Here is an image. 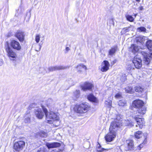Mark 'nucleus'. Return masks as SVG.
<instances>
[{"label":"nucleus","instance_id":"nucleus-1","mask_svg":"<svg viewBox=\"0 0 152 152\" xmlns=\"http://www.w3.org/2000/svg\"><path fill=\"white\" fill-rule=\"evenodd\" d=\"M132 106L137 109L136 113L137 114V116H140L145 113L147 108L144 105V102L143 101L140 99L136 100L133 102Z\"/></svg>","mask_w":152,"mask_h":152},{"label":"nucleus","instance_id":"nucleus-2","mask_svg":"<svg viewBox=\"0 0 152 152\" xmlns=\"http://www.w3.org/2000/svg\"><path fill=\"white\" fill-rule=\"evenodd\" d=\"M42 107L48 123H51L53 121H58L59 117L53 111L48 112L47 109L43 106H42Z\"/></svg>","mask_w":152,"mask_h":152},{"label":"nucleus","instance_id":"nucleus-3","mask_svg":"<svg viewBox=\"0 0 152 152\" xmlns=\"http://www.w3.org/2000/svg\"><path fill=\"white\" fill-rule=\"evenodd\" d=\"M91 106L87 102H83L79 104L75 105L74 110L77 113L83 114L87 113L90 109Z\"/></svg>","mask_w":152,"mask_h":152},{"label":"nucleus","instance_id":"nucleus-4","mask_svg":"<svg viewBox=\"0 0 152 152\" xmlns=\"http://www.w3.org/2000/svg\"><path fill=\"white\" fill-rule=\"evenodd\" d=\"M5 47L6 51L7 53V56L10 59L12 60H15L17 57L15 52L11 48L7 43L5 45Z\"/></svg>","mask_w":152,"mask_h":152},{"label":"nucleus","instance_id":"nucleus-5","mask_svg":"<svg viewBox=\"0 0 152 152\" xmlns=\"http://www.w3.org/2000/svg\"><path fill=\"white\" fill-rule=\"evenodd\" d=\"M25 143V142L22 140L15 142L14 144L13 149L15 151H20L24 147Z\"/></svg>","mask_w":152,"mask_h":152},{"label":"nucleus","instance_id":"nucleus-6","mask_svg":"<svg viewBox=\"0 0 152 152\" xmlns=\"http://www.w3.org/2000/svg\"><path fill=\"white\" fill-rule=\"evenodd\" d=\"M132 62L136 68L139 69L142 67V60L139 55H136L134 57Z\"/></svg>","mask_w":152,"mask_h":152},{"label":"nucleus","instance_id":"nucleus-7","mask_svg":"<svg viewBox=\"0 0 152 152\" xmlns=\"http://www.w3.org/2000/svg\"><path fill=\"white\" fill-rule=\"evenodd\" d=\"M141 53L144 56L143 63L146 65H148L150 62L149 54L143 51L141 52Z\"/></svg>","mask_w":152,"mask_h":152},{"label":"nucleus","instance_id":"nucleus-8","mask_svg":"<svg viewBox=\"0 0 152 152\" xmlns=\"http://www.w3.org/2000/svg\"><path fill=\"white\" fill-rule=\"evenodd\" d=\"M136 116L134 117V119L136 121L137 124L136 125V126L137 127L138 125L139 128L141 129L145 125V121L144 119L143 118H137Z\"/></svg>","mask_w":152,"mask_h":152},{"label":"nucleus","instance_id":"nucleus-9","mask_svg":"<svg viewBox=\"0 0 152 152\" xmlns=\"http://www.w3.org/2000/svg\"><path fill=\"white\" fill-rule=\"evenodd\" d=\"M120 122H117L116 121H114L111 123L109 130L110 132H115V131L117 129V128H119L120 126Z\"/></svg>","mask_w":152,"mask_h":152},{"label":"nucleus","instance_id":"nucleus-10","mask_svg":"<svg viewBox=\"0 0 152 152\" xmlns=\"http://www.w3.org/2000/svg\"><path fill=\"white\" fill-rule=\"evenodd\" d=\"M35 114L36 117L39 119H42L44 116V112H42L41 108H37L35 110Z\"/></svg>","mask_w":152,"mask_h":152},{"label":"nucleus","instance_id":"nucleus-11","mask_svg":"<svg viewBox=\"0 0 152 152\" xmlns=\"http://www.w3.org/2000/svg\"><path fill=\"white\" fill-rule=\"evenodd\" d=\"M116 132H110L106 136L105 140L107 142H110L114 140L116 136Z\"/></svg>","mask_w":152,"mask_h":152},{"label":"nucleus","instance_id":"nucleus-12","mask_svg":"<svg viewBox=\"0 0 152 152\" xmlns=\"http://www.w3.org/2000/svg\"><path fill=\"white\" fill-rule=\"evenodd\" d=\"M126 144L125 146V150L126 151L132 150H133L134 145L133 141L131 140L126 141Z\"/></svg>","mask_w":152,"mask_h":152},{"label":"nucleus","instance_id":"nucleus-13","mask_svg":"<svg viewBox=\"0 0 152 152\" xmlns=\"http://www.w3.org/2000/svg\"><path fill=\"white\" fill-rule=\"evenodd\" d=\"M68 68L69 67L62 66H52L49 67L48 69L49 72H52L54 71L64 69Z\"/></svg>","mask_w":152,"mask_h":152},{"label":"nucleus","instance_id":"nucleus-14","mask_svg":"<svg viewBox=\"0 0 152 152\" xmlns=\"http://www.w3.org/2000/svg\"><path fill=\"white\" fill-rule=\"evenodd\" d=\"M15 36L20 42L23 41L25 35L23 32L20 31H17L15 34Z\"/></svg>","mask_w":152,"mask_h":152},{"label":"nucleus","instance_id":"nucleus-15","mask_svg":"<svg viewBox=\"0 0 152 152\" xmlns=\"http://www.w3.org/2000/svg\"><path fill=\"white\" fill-rule=\"evenodd\" d=\"M11 45V46L15 49L19 50L21 48V47L19 43L15 40L12 41Z\"/></svg>","mask_w":152,"mask_h":152},{"label":"nucleus","instance_id":"nucleus-16","mask_svg":"<svg viewBox=\"0 0 152 152\" xmlns=\"http://www.w3.org/2000/svg\"><path fill=\"white\" fill-rule=\"evenodd\" d=\"M93 86L92 84L87 82H85L83 86H82V89L83 91L91 89Z\"/></svg>","mask_w":152,"mask_h":152},{"label":"nucleus","instance_id":"nucleus-17","mask_svg":"<svg viewBox=\"0 0 152 152\" xmlns=\"http://www.w3.org/2000/svg\"><path fill=\"white\" fill-rule=\"evenodd\" d=\"M46 145L48 148H50L59 147L61 145L59 143L55 142L51 143H47Z\"/></svg>","mask_w":152,"mask_h":152},{"label":"nucleus","instance_id":"nucleus-18","mask_svg":"<svg viewBox=\"0 0 152 152\" xmlns=\"http://www.w3.org/2000/svg\"><path fill=\"white\" fill-rule=\"evenodd\" d=\"M87 98L90 101L95 103H97L98 102V100L97 98L92 94H90L88 95Z\"/></svg>","mask_w":152,"mask_h":152},{"label":"nucleus","instance_id":"nucleus-19","mask_svg":"<svg viewBox=\"0 0 152 152\" xmlns=\"http://www.w3.org/2000/svg\"><path fill=\"white\" fill-rule=\"evenodd\" d=\"M139 48L136 45L132 44L129 48V51H131L133 53H135L138 51Z\"/></svg>","mask_w":152,"mask_h":152},{"label":"nucleus","instance_id":"nucleus-20","mask_svg":"<svg viewBox=\"0 0 152 152\" xmlns=\"http://www.w3.org/2000/svg\"><path fill=\"white\" fill-rule=\"evenodd\" d=\"M24 121L25 123H29L30 121L31 115L30 113V111L29 110L25 114L24 116Z\"/></svg>","mask_w":152,"mask_h":152},{"label":"nucleus","instance_id":"nucleus-21","mask_svg":"<svg viewBox=\"0 0 152 152\" xmlns=\"http://www.w3.org/2000/svg\"><path fill=\"white\" fill-rule=\"evenodd\" d=\"M147 137L145 138L143 142L138 145L137 148V150H140L141 148H142L144 146L146 145L147 143Z\"/></svg>","mask_w":152,"mask_h":152},{"label":"nucleus","instance_id":"nucleus-22","mask_svg":"<svg viewBox=\"0 0 152 152\" xmlns=\"http://www.w3.org/2000/svg\"><path fill=\"white\" fill-rule=\"evenodd\" d=\"M46 105L49 108H51L53 106L54 102L51 99H49L47 101Z\"/></svg>","mask_w":152,"mask_h":152},{"label":"nucleus","instance_id":"nucleus-23","mask_svg":"<svg viewBox=\"0 0 152 152\" xmlns=\"http://www.w3.org/2000/svg\"><path fill=\"white\" fill-rule=\"evenodd\" d=\"M117 47L114 46L113 48H112L109 51V55L112 56L115 53L117 50Z\"/></svg>","mask_w":152,"mask_h":152},{"label":"nucleus","instance_id":"nucleus-24","mask_svg":"<svg viewBox=\"0 0 152 152\" xmlns=\"http://www.w3.org/2000/svg\"><path fill=\"white\" fill-rule=\"evenodd\" d=\"M146 46L149 50H152V40H149L147 41L146 42Z\"/></svg>","mask_w":152,"mask_h":152},{"label":"nucleus","instance_id":"nucleus-25","mask_svg":"<svg viewBox=\"0 0 152 152\" xmlns=\"http://www.w3.org/2000/svg\"><path fill=\"white\" fill-rule=\"evenodd\" d=\"M134 136L136 138L139 139L142 136V132H137L135 133Z\"/></svg>","mask_w":152,"mask_h":152},{"label":"nucleus","instance_id":"nucleus-26","mask_svg":"<svg viewBox=\"0 0 152 152\" xmlns=\"http://www.w3.org/2000/svg\"><path fill=\"white\" fill-rule=\"evenodd\" d=\"M118 105L121 107L124 106L126 105V101L124 99L120 100L118 102Z\"/></svg>","mask_w":152,"mask_h":152},{"label":"nucleus","instance_id":"nucleus-27","mask_svg":"<svg viewBox=\"0 0 152 152\" xmlns=\"http://www.w3.org/2000/svg\"><path fill=\"white\" fill-rule=\"evenodd\" d=\"M146 38V37H140L137 38V41L141 43H142L145 41Z\"/></svg>","mask_w":152,"mask_h":152},{"label":"nucleus","instance_id":"nucleus-28","mask_svg":"<svg viewBox=\"0 0 152 152\" xmlns=\"http://www.w3.org/2000/svg\"><path fill=\"white\" fill-rule=\"evenodd\" d=\"M126 91L127 93L132 94L134 92L133 90L131 87L128 86L125 88Z\"/></svg>","mask_w":152,"mask_h":152},{"label":"nucleus","instance_id":"nucleus-29","mask_svg":"<svg viewBox=\"0 0 152 152\" xmlns=\"http://www.w3.org/2000/svg\"><path fill=\"white\" fill-rule=\"evenodd\" d=\"M134 90L137 92H142L143 91V89L139 86H137L134 87Z\"/></svg>","mask_w":152,"mask_h":152},{"label":"nucleus","instance_id":"nucleus-30","mask_svg":"<svg viewBox=\"0 0 152 152\" xmlns=\"http://www.w3.org/2000/svg\"><path fill=\"white\" fill-rule=\"evenodd\" d=\"M80 94V91L79 90H76L74 93V95L75 97V100H76V99L78 98Z\"/></svg>","mask_w":152,"mask_h":152},{"label":"nucleus","instance_id":"nucleus-31","mask_svg":"<svg viewBox=\"0 0 152 152\" xmlns=\"http://www.w3.org/2000/svg\"><path fill=\"white\" fill-rule=\"evenodd\" d=\"M99 69L102 72L104 71V61L101 65L99 67Z\"/></svg>","mask_w":152,"mask_h":152},{"label":"nucleus","instance_id":"nucleus-32","mask_svg":"<svg viewBox=\"0 0 152 152\" xmlns=\"http://www.w3.org/2000/svg\"><path fill=\"white\" fill-rule=\"evenodd\" d=\"M76 68L78 69H80L82 68L84 69L85 70L87 69L86 67L83 64H80L79 65H77L76 67Z\"/></svg>","mask_w":152,"mask_h":152},{"label":"nucleus","instance_id":"nucleus-33","mask_svg":"<svg viewBox=\"0 0 152 152\" xmlns=\"http://www.w3.org/2000/svg\"><path fill=\"white\" fill-rule=\"evenodd\" d=\"M44 40V37L43 36L42 37V39L40 43H39V48L38 50L36 49V51H40V50L41 49V48L42 47V45L43 43V41Z\"/></svg>","mask_w":152,"mask_h":152},{"label":"nucleus","instance_id":"nucleus-34","mask_svg":"<svg viewBox=\"0 0 152 152\" xmlns=\"http://www.w3.org/2000/svg\"><path fill=\"white\" fill-rule=\"evenodd\" d=\"M110 65L107 61L105 60V72L108 70Z\"/></svg>","mask_w":152,"mask_h":152},{"label":"nucleus","instance_id":"nucleus-35","mask_svg":"<svg viewBox=\"0 0 152 152\" xmlns=\"http://www.w3.org/2000/svg\"><path fill=\"white\" fill-rule=\"evenodd\" d=\"M137 30L139 32H145L146 30V29L144 27H141L137 28Z\"/></svg>","mask_w":152,"mask_h":152},{"label":"nucleus","instance_id":"nucleus-36","mask_svg":"<svg viewBox=\"0 0 152 152\" xmlns=\"http://www.w3.org/2000/svg\"><path fill=\"white\" fill-rule=\"evenodd\" d=\"M40 35L39 34H38L36 35L35 38V40L37 43H39V41L40 40Z\"/></svg>","mask_w":152,"mask_h":152},{"label":"nucleus","instance_id":"nucleus-37","mask_svg":"<svg viewBox=\"0 0 152 152\" xmlns=\"http://www.w3.org/2000/svg\"><path fill=\"white\" fill-rule=\"evenodd\" d=\"M37 152H48V150L44 147H41L38 150Z\"/></svg>","mask_w":152,"mask_h":152},{"label":"nucleus","instance_id":"nucleus-38","mask_svg":"<svg viewBox=\"0 0 152 152\" xmlns=\"http://www.w3.org/2000/svg\"><path fill=\"white\" fill-rule=\"evenodd\" d=\"M39 134L41 137H46L47 135V133L43 131L40 132Z\"/></svg>","mask_w":152,"mask_h":152},{"label":"nucleus","instance_id":"nucleus-39","mask_svg":"<svg viewBox=\"0 0 152 152\" xmlns=\"http://www.w3.org/2000/svg\"><path fill=\"white\" fill-rule=\"evenodd\" d=\"M115 97L116 99H120L122 98V94L121 92H119L116 94Z\"/></svg>","mask_w":152,"mask_h":152},{"label":"nucleus","instance_id":"nucleus-40","mask_svg":"<svg viewBox=\"0 0 152 152\" xmlns=\"http://www.w3.org/2000/svg\"><path fill=\"white\" fill-rule=\"evenodd\" d=\"M126 18L127 20L131 22H132L134 20V18L133 17L130 15H128L126 16Z\"/></svg>","mask_w":152,"mask_h":152},{"label":"nucleus","instance_id":"nucleus-41","mask_svg":"<svg viewBox=\"0 0 152 152\" xmlns=\"http://www.w3.org/2000/svg\"><path fill=\"white\" fill-rule=\"evenodd\" d=\"M121 119V118L120 117V116L119 115L117 116V118L116 119L114 120V121H116L117 122H120V123L121 122V120H120Z\"/></svg>","mask_w":152,"mask_h":152},{"label":"nucleus","instance_id":"nucleus-42","mask_svg":"<svg viewBox=\"0 0 152 152\" xmlns=\"http://www.w3.org/2000/svg\"><path fill=\"white\" fill-rule=\"evenodd\" d=\"M114 21L112 19H110L109 20L108 22H107V24H108V23L110 24V25L111 24L113 25V26H114Z\"/></svg>","mask_w":152,"mask_h":152},{"label":"nucleus","instance_id":"nucleus-43","mask_svg":"<svg viewBox=\"0 0 152 152\" xmlns=\"http://www.w3.org/2000/svg\"><path fill=\"white\" fill-rule=\"evenodd\" d=\"M107 103H105L106 104H108L110 106H111L112 105V102L110 100H109L108 102L106 101Z\"/></svg>","mask_w":152,"mask_h":152},{"label":"nucleus","instance_id":"nucleus-44","mask_svg":"<svg viewBox=\"0 0 152 152\" xmlns=\"http://www.w3.org/2000/svg\"><path fill=\"white\" fill-rule=\"evenodd\" d=\"M4 64V62L3 60L1 58H0V66H1Z\"/></svg>","mask_w":152,"mask_h":152},{"label":"nucleus","instance_id":"nucleus-45","mask_svg":"<svg viewBox=\"0 0 152 152\" xmlns=\"http://www.w3.org/2000/svg\"><path fill=\"white\" fill-rule=\"evenodd\" d=\"M100 146V145L99 144L98 146L97 145V147H98V149L97 150V151H102L104 150V149H103L102 150H101L100 149H99V147Z\"/></svg>","mask_w":152,"mask_h":152},{"label":"nucleus","instance_id":"nucleus-46","mask_svg":"<svg viewBox=\"0 0 152 152\" xmlns=\"http://www.w3.org/2000/svg\"><path fill=\"white\" fill-rule=\"evenodd\" d=\"M36 106V104H35V103H33V104H31L30 106L31 107H34L35 106Z\"/></svg>","mask_w":152,"mask_h":152},{"label":"nucleus","instance_id":"nucleus-47","mask_svg":"<svg viewBox=\"0 0 152 152\" xmlns=\"http://www.w3.org/2000/svg\"><path fill=\"white\" fill-rule=\"evenodd\" d=\"M132 67L131 66V65H129L128 66V69L129 70H130L131 69H132Z\"/></svg>","mask_w":152,"mask_h":152},{"label":"nucleus","instance_id":"nucleus-48","mask_svg":"<svg viewBox=\"0 0 152 152\" xmlns=\"http://www.w3.org/2000/svg\"><path fill=\"white\" fill-rule=\"evenodd\" d=\"M51 152H59L56 149H55L53 150Z\"/></svg>","mask_w":152,"mask_h":152},{"label":"nucleus","instance_id":"nucleus-49","mask_svg":"<svg viewBox=\"0 0 152 152\" xmlns=\"http://www.w3.org/2000/svg\"><path fill=\"white\" fill-rule=\"evenodd\" d=\"M139 10H142L143 9V7L142 6H140L139 7Z\"/></svg>","mask_w":152,"mask_h":152},{"label":"nucleus","instance_id":"nucleus-50","mask_svg":"<svg viewBox=\"0 0 152 152\" xmlns=\"http://www.w3.org/2000/svg\"><path fill=\"white\" fill-rule=\"evenodd\" d=\"M66 51H68L70 49L68 47H66Z\"/></svg>","mask_w":152,"mask_h":152},{"label":"nucleus","instance_id":"nucleus-51","mask_svg":"<svg viewBox=\"0 0 152 152\" xmlns=\"http://www.w3.org/2000/svg\"><path fill=\"white\" fill-rule=\"evenodd\" d=\"M78 73H80L81 72V71L80 70H78L77 71Z\"/></svg>","mask_w":152,"mask_h":152},{"label":"nucleus","instance_id":"nucleus-52","mask_svg":"<svg viewBox=\"0 0 152 152\" xmlns=\"http://www.w3.org/2000/svg\"><path fill=\"white\" fill-rule=\"evenodd\" d=\"M126 30V31H128V29H123V30Z\"/></svg>","mask_w":152,"mask_h":152},{"label":"nucleus","instance_id":"nucleus-53","mask_svg":"<svg viewBox=\"0 0 152 152\" xmlns=\"http://www.w3.org/2000/svg\"><path fill=\"white\" fill-rule=\"evenodd\" d=\"M136 1L138 2H139L140 1V0H135Z\"/></svg>","mask_w":152,"mask_h":152},{"label":"nucleus","instance_id":"nucleus-54","mask_svg":"<svg viewBox=\"0 0 152 152\" xmlns=\"http://www.w3.org/2000/svg\"><path fill=\"white\" fill-rule=\"evenodd\" d=\"M126 79V77H125V76H124V81Z\"/></svg>","mask_w":152,"mask_h":152},{"label":"nucleus","instance_id":"nucleus-55","mask_svg":"<svg viewBox=\"0 0 152 152\" xmlns=\"http://www.w3.org/2000/svg\"><path fill=\"white\" fill-rule=\"evenodd\" d=\"M105 151H106V150L108 151V149H105Z\"/></svg>","mask_w":152,"mask_h":152}]
</instances>
